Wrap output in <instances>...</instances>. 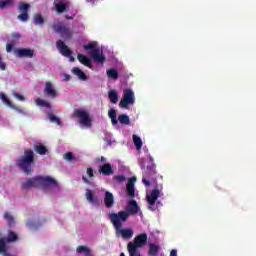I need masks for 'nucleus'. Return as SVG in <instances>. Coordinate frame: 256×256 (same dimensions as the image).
Wrapping results in <instances>:
<instances>
[{"label": "nucleus", "mask_w": 256, "mask_h": 256, "mask_svg": "<svg viewBox=\"0 0 256 256\" xmlns=\"http://www.w3.org/2000/svg\"><path fill=\"white\" fill-rule=\"evenodd\" d=\"M86 173L90 179H93V177H95V174L93 173V168H87Z\"/></svg>", "instance_id": "nucleus-42"}, {"label": "nucleus", "mask_w": 256, "mask_h": 256, "mask_svg": "<svg viewBox=\"0 0 256 256\" xmlns=\"http://www.w3.org/2000/svg\"><path fill=\"white\" fill-rule=\"evenodd\" d=\"M97 162L101 161V163H106L107 162V158H105L104 156L97 158L96 159Z\"/></svg>", "instance_id": "nucleus-45"}, {"label": "nucleus", "mask_w": 256, "mask_h": 256, "mask_svg": "<svg viewBox=\"0 0 256 256\" xmlns=\"http://www.w3.org/2000/svg\"><path fill=\"white\" fill-rule=\"evenodd\" d=\"M19 238L17 237V234L13 231H9L8 236L6 238L7 243H14L17 241Z\"/></svg>", "instance_id": "nucleus-33"}, {"label": "nucleus", "mask_w": 256, "mask_h": 256, "mask_svg": "<svg viewBox=\"0 0 256 256\" xmlns=\"http://www.w3.org/2000/svg\"><path fill=\"white\" fill-rule=\"evenodd\" d=\"M82 180L84 183H86L87 185H91V181H89V179H87V177L82 176Z\"/></svg>", "instance_id": "nucleus-46"}, {"label": "nucleus", "mask_w": 256, "mask_h": 256, "mask_svg": "<svg viewBox=\"0 0 256 256\" xmlns=\"http://www.w3.org/2000/svg\"><path fill=\"white\" fill-rule=\"evenodd\" d=\"M160 250H161V247H159V245L150 243L149 249H148V255L149 256H157V255H159Z\"/></svg>", "instance_id": "nucleus-19"}, {"label": "nucleus", "mask_w": 256, "mask_h": 256, "mask_svg": "<svg viewBox=\"0 0 256 256\" xmlns=\"http://www.w3.org/2000/svg\"><path fill=\"white\" fill-rule=\"evenodd\" d=\"M135 103V92L131 89H125L123 93V97L120 100L119 107L122 109H127L129 105H133Z\"/></svg>", "instance_id": "nucleus-7"}, {"label": "nucleus", "mask_w": 256, "mask_h": 256, "mask_svg": "<svg viewBox=\"0 0 256 256\" xmlns=\"http://www.w3.org/2000/svg\"><path fill=\"white\" fill-rule=\"evenodd\" d=\"M49 120L51 121V123H56V125H62L61 123V119H59L57 116H55V114L50 113L49 114Z\"/></svg>", "instance_id": "nucleus-38"}, {"label": "nucleus", "mask_w": 256, "mask_h": 256, "mask_svg": "<svg viewBox=\"0 0 256 256\" xmlns=\"http://www.w3.org/2000/svg\"><path fill=\"white\" fill-rule=\"evenodd\" d=\"M107 75L110 79H114L115 81L119 79V72L116 69L107 70Z\"/></svg>", "instance_id": "nucleus-34"}, {"label": "nucleus", "mask_w": 256, "mask_h": 256, "mask_svg": "<svg viewBox=\"0 0 256 256\" xmlns=\"http://www.w3.org/2000/svg\"><path fill=\"white\" fill-rule=\"evenodd\" d=\"M124 213L129 215H137V213H139V204L137 203V201L135 200H130L128 202V205L126 206V210L124 211Z\"/></svg>", "instance_id": "nucleus-15"}, {"label": "nucleus", "mask_w": 256, "mask_h": 256, "mask_svg": "<svg viewBox=\"0 0 256 256\" xmlns=\"http://www.w3.org/2000/svg\"><path fill=\"white\" fill-rule=\"evenodd\" d=\"M56 47L61 55H63V57H68L70 59L71 63L75 61V57H73V52L71 51V49H69V46L66 45L65 42H63L62 40H58L56 42Z\"/></svg>", "instance_id": "nucleus-10"}, {"label": "nucleus", "mask_w": 256, "mask_h": 256, "mask_svg": "<svg viewBox=\"0 0 256 256\" xmlns=\"http://www.w3.org/2000/svg\"><path fill=\"white\" fill-rule=\"evenodd\" d=\"M142 169H145V165H142Z\"/></svg>", "instance_id": "nucleus-51"}, {"label": "nucleus", "mask_w": 256, "mask_h": 256, "mask_svg": "<svg viewBox=\"0 0 256 256\" xmlns=\"http://www.w3.org/2000/svg\"><path fill=\"white\" fill-rule=\"evenodd\" d=\"M21 187L24 191H29L33 187H57V180L49 176H36L22 182Z\"/></svg>", "instance_id": "nucleus-2"}, {"label": "nucleus", "mask_w": 256, "mask_h": 256, "mask_svg": "<svg viewBox=\"0 0 256 256\" xmlns=\"http://www.w3.org/2000/svg\"><path fill=\"white\" fill-rule=\"evenodd\" d=\"M72 73L74 75H77L78 79H80L81 81H87V75L81 69L75 67L73 68Z\"/></svg>", "instance_id": "nucleus-23"}, {"label": "nucleus", "mask_w": 256, "mask_h": 256, "mask_svg": "<svg viewBox=\"0 0 256 256\" xmlns=\"http://www.w3.org/2000/svg\"><path fill=\"white\" fill-rule=\"evenodd\" d=\"M125 175H116L114 176V181H117V183H123L126 181Z\"/></svg>", "instance_id": "nucleus-39"}, {"label": "nucleus", "mask_w": 256, "mask_h": 256, "mask_svg": "<svg viewBox=\"0 0 256 256\" xmlns=\"http://www.w3.org/2000/svg\"><path fill=\"white\" fill-rule=\"evenodd\" d=\"M26 227H28V229H30L31 231H37L38 229L41 228V223L35 222L34 220L30 219L27 220Z\"/></svg>", "instance_id": "nucleus-20"}, {"label": "nucleus", "mask_w": 256, "mask_h": 256, "mask_svg": "<svg viewBox=\"0 0 256 256\" xmlns=\"http://www.w3.org/2000/svg\"><path fill=\"white\" fill-rule=\"evenodd\" d=\"M84 49L88 51V54L92 56L96 63H101L102 65L105 63L106 58L103 53H101V50L97 49V42H90L84 45Z\"/></svg>", "instance_id": "nucleus-6"}, {"label": "nucleus", "mask_w": 256, "mask_h": 256, "mask_svg": "<svg viewBox=\"0 0 256 256\" xmlns=\"http://www.w3.org/2000/svg\"><path fill=\"white\" fill-rule=\"evenodd\" d=\"M4 219L7 221L10 229L11 227H15V217H13L9 212L4 213Z\"/></svg>", "instance_id": "nucleus-27"}, {"label": "nucleus", "mask_w": 256, "mask_h": 256, "mask_svg": "<svg viewBox=\"0 0 256 256\" xmlns=\"http://www.w3.org/2000/svg\"><path fill=\"white\" fill-rule=\"evenodd\" d=\"M53 29L55 33H59L62 39H71V37H73V31L61 22L54 24Z\"/></svg>", "instance_id": "nucleus-8"}, {"label": "nucleus", "mask_w": 256, "mask_h": 256, "mask_svg": "<svg viewBox=\"0 0 256 256\" xmlns=\"http://www.w3.org/2000/svg\"><path fill=\"white\" fill-rule=\"evenodd\" d=\"M12 37H13V39H21V34L14 32V33H12Z\"/></svg>", "instance_id": "nucleus-44"}, {"label": "nucleus", "mask_w": 256, "mask_h": 256, "mask_svg": "<svg viewBox=\"0 0 256 256\" xmlns=\"http://www.w3.org/2000/svg\"><path fill=\"white\" fill-rule=\"evenodd\" d=\"M132 140L136 149L139 151L141 147H143V140H141V137L137 136L136 134L132 135Z\"/></svg>", "instance_id": "nucleus-28"}, {"label": "nucleus", "mask_w": 256, "mask_h": 256, "mask_svg": "<svg viewBox=\"0 0 256 256\" xmlns=\"http://www.w3.org/2000/svg\"><path fill=\"white\" fill-rule=\"evenodd\" d=\"M0 253L7 255V241H5V238H0Z\"/></svg>", "instance_id": "nucleus-37"}, {"label": "nucleus", "mask_w": 256, "mask_h": 256, "mask_svg": "<svg viewBox=\"0 0 256 256\" xmlns=\"http://www.w3.org/2000/svg\"><path fill=\"white\" fill-rule=\"evenodd\" d=\"M86 199L89 203H97V197L93 195V191L86 189Z\"/></svg>", "instance_id": "nucleus-30"}, {"label": "nucleus", "mask_w": 256, "mask_h": 256, "mask_svg": "<svg viewBox=\"0 0 256 256\" xmlns=\"http://www.w3.org/2000/svg\"><path fill=\"white\" fill-rule=\"evenodd\" d=\"M34 25H43L45 23V19L41 14H35L33 17Z\"/></svg>", "instance_id": "nucleus-36"}, {"label": "nucleus", "mask_w": 256, "mask_h": 256, "mask_svg": "<svg viewBox=\"0 0 256 256\" xmlns=\"http://www.w3.org/2000/svg\"><path fill=\"white\" fill-rule=\"evenodd\" d=\"M0 98L3 101V103L8 105V107L13 109L14 111H17V113H20V115H27V111H25V109L19 108V106L13 105V103L9 98H7V95H5V93H0Z\"/></svg>", "instance_id": "nucleus-13"}, {"label": "nucleus", "mask_w": 256, "mask_h": 256, "mask_svg": "<svg viewBox=\"0 0 256 256\" xmlns=\"http://www.w3.org/2000/svg\"><path fill=\"white\" fill-rule=\"evenodd\" d=\"M15 45L13 43H7L6 44V51L7 53H11L13 51L14 55L16 57H19L20 59H23L26 57L27 59H33L35 57V50L31 48H14Z\"/></svg>", "instance_id": "nucleus-5"}, {"label": "nucleus", "mask_w": 256, "mask_h": 256, "mask_svg": "<svg viewBox=\"0 0 256 256\" xmlns=\"http://www.w3.org/2000/svg\"><path fill=\"white\" fill-rule=\"evenodd\" d=\"M161 196V191H159V189H153L150 194L146 195V201L149 205V209L150 211H155V209H153L155 203H157V199H159V197Z\"/></svg>", "instance_id": "nucleus-12"}, {"label": "nucleus", "mask_w": 256, "mask_h": 256, "mask_svg": "<svg viewBox=\"0 0 256 256\" xmlns=\"http://www.w3.org/2000/svg\"><path fill=\"white\" fill-rule=\"evenodd\" d=\"M73 116L77 117L80 120L81 125H84L85 127H91L92 120L87 111L76 109L73 112Z\"/></svg>", "instance_id": "nucleus-9"}, {"label": "nucleus", "mask_w": 256, "mask_h": 256, "mask_svg": "<svg viewBox=\"0 0 256 256\" xmlns=\"http://www.w3.org/2000/svg\"><path fill=\"white\" fill-rule=\"evenodd\" d=\"M34 151L38 155H47V147L43 144H37L34 146Z\"/></svg>", "instance_id": "nucleus-24"}, {"label": "nucleus", "mask_w": 256, "mask_h": 256, "mask_svg": "<svg viewBox=\"0 0 256 256\" xmlns=\"http://www.w3.org/2000/svg\"><path fill=\"white\" fill-rule=\"evenodd\" d=\"M108 99L110 100V103L116 105V103H119V94L115 90H110L108 92Z\"/></svg>", "instance_id": "nucleus-21"}, {"label": "nucleus", "mask_w": 256, "mask_h": 256, "mask_svg": "<svg viewBox=\"0 0 256 256\" xmlns=\"http://www.w3.org/2000/svg\"><path fill=\"white\" fill-rule=\"evenodd\" d=\"M44 93L48 97H51V99H56V97H59V93L57 92V90H55V88H53V83L49 81L45 83Z\"/></svg>", "instance_id": "nucleus-16"}, {"label": "nucleus", "mask_w": 256, "mask_h": 256, "mask_svg": "<svg viewBox=\"0 0 256 256\" xmlns=\"http://www.w3.org/2000/svg\"><path fill=\"white\" fill-rule=\"evenodd\" d=\"M7 69V64L3 62V57L0 55V70L5 71Z\"/></svg>", "instance_id": "nucleus-40"}, {"label": "nucleus", "mask_w": 256, "mask_h": 256, "mask_svg": "<svg viewBox=\"0 0 256 256\" xmlns=\"http://www.w3.org/2000/svg\"><path fill=\"white\" fill-rule=\"evenodd\" d=\"M36 105L38 107H46L47 109H51V103H49L41 98L36 99Z\"/></svg>", "instance_id": "nucleus-31"}, {"label": "nucleus", "mask_w": 256, "mask_h": 256, "mask_svg": "<svg viewBox=\"0 0 256 256\" xmlns=\"http://www.w3.org/2000/svg\"><path fill=\"white\" fill-rule=\"evenodd\" d=\"M13 5H15L13 0L0 1V9H7V7H13Z\"/></svg>", "instance_id": "nucleus-32"}, {"label": "nucleus", "mask_w": 256, "mask_h": 256, "mask_svg": "<svg viewBox=\"0 0 256 256\" xmlns=\"http://www.w3.org/2000/svg\"><path fill=\"white\" fill-rule=\"evenodd\" d=\"M170 256H177V250L176 249L171 250Z\"/></svg>", "instance_id": "nucleus-47"}, {"label": "nucleus", "mask_w": 256, "mask_h": 256, "mask_svg": "<svg viewBox=\"0 0 256 256\" xmlns=\"http://www.w3.org/2000/svg\"><path fill=\"white\" fill-rule=\"evenodd\" d=\"M33 163H35V154L31 149L25 150L24 155L16 159V167H19L27 176L33 173Z\"/></svg>", "instance_id": "nucleus-3"}, {"label": "nucleus", "mask_w": 256, "mask_h": 256, "mask_svg": "<svg viewBox=\"0 0 256 256\" xmlns=\"http://www.w3.org/2000/svg\"><path fill=\"white\" fill-rule=\"evenodd\" d=\"M29 9H31V4L20 2L18 7L20 15H18V19L19 21H22V23L29 21Z\"/></svg>", "instance_id": "nucleus-11"}, {"label": "nucleus", "mask_w": 256, "mask_h": 256, "mask_svg": "<svg viewBox=\"0 0 256 256\" xmlns=\"http://www.w3.org/2000/svg\"><path fill=\"white\" fill-rule=\"evenodd\" d=\"M98 173H101L102 175L109 176L113 175V167L109 163H105L98 168Z\"/></svg>", "instance_id": "nucleus-17"}, {"label": "nucleus", "mask_w": 256, "mask_h": 256, "mask_svg": "<svg viewBox=\"0 0 256 256\" xmlns=\"http://www.w3.org/2000/svg\"><path fill=\"white\" fill-rule=\"evenodd\" d=\"M14 97L18 99L19 101H25V97L19 93H15Z\"/></svg>", "instance_id": "nucleus-43"}, {"label": "nucleus", "mask_w": 256, "mask_h": 256, "mask_svg": "<svg viewBox=\"0 0 256 256\" xmlns=\"http://www.w3.org/2000/svg\"><path fill=\"white\" fill-rule=\"evenodd\" d=\"M66 19H71V20H72V19H73V17H67V16H66Z\"/></svg>", "instance_id": "nucleus-49"}, {"label": "nucleus", "mask_w": 256, "mask_h": 256, "mask_svg": "<svg viewBox=\"0 0 256 256\" xmlns=\"http://www.w3.org/2000/svg\"><path fill=\"white\" fill-rule=\"evenodd\" d=\"M104 203L107 207V209H111L113 205H115V197L113 196V193L106 191L104 196Z\"/></svg>", "instance_id": "nucleus-18"}, {"label": "nucleus", "mask_w": 256, "mask_h": 256, "mask_svg": "<svg viewBox=\"0 0 256 256\" xmlns=\"http://www.w3.org/2000/svg\"><path fill=\"white\" fill-rule=\"evenodd\" d=\"M57 13H65L67 11V4L60 2L55 5Z\"/></svg>", "instance_id": "nucleus-35"}, {"label": "nucleus", "mask_w": 256, "mask_h": 256, "mask_svg": "<svg viewBox=\"0 0 256 256\" xmlns=\"http://www.w3.org/2000/svg\"><path fill=\"white\" fill-rule=\"evenodd\" d=\"M77 59L82 63V65H85V67H91V59H89L87 56L78 54Z\"/></svg>", "instance_id": "nucleus-25"}, {"label": "nucleus", "mask_w": 256, "mask_h": 256, "mask_svg": "<svg viewBox=\"0 0 256 256\" xmlns=\"http://www.w3.org/2000/svg\"><path fill=\"white\" fill-rule=\"evenodd\" d=\"M71 79V76L69 74L65 75V81H69Z\"/></svg>", "instance_id": "nucleus-48"}, {"label": "nucleus", "mask_w": 256, "mask_h": 256, "mask_svg": "<svg viewBox=\"0 0 256 256\" xmlns=\"http://www.w3.org/2000/svg\"><path fill=\"white\" fill-rule=\"evenodd\" d=\"M76 253L79 255L91 256V249H89L87 246L81 245L77 247Z\"/></svg>", "instance_id": "nucleus-22"}, {"label": "nucleus", "mask_w": 256, "mask_h": 256, "mask_svg": "<svg viewBox=\"0 0 256 256\" xmlns=\"http://www.w3.org/2000/svg\"><path fill=\"white\" fill-rule=\"evenodd\" d=\"M150 165L146 167L142 178V183L146 187H151V181H157V165H155L153 156H149Z\"/></svg>", "instance_id": "nucleus-4"}, {"label": "nucleus", "mask_w": 256, "mask_h": 256, "mask_svg": "<svg viewBox=\"0 0 256 256\" xmlns=\"http://www.w3.org/2000/svg\"><path fill=\"white\" fill-rule=\"evenodd\" d=\"M64 159H65V161H73V153L68 152V153L64 154Z\"/></svg>", "instance_id": "nucleus-41"}, {"label": "nucleus", "mask_w": 256, "mask_h": 256, "mask_svg": "<svg viewBox=\"0 0 256 256\" xmlns=\"http://www.w3.org/2000/svg\"><path fill=\"white\" fill-rule=\"evenodd\" d=\"M110 223H112L116 237H122V239H131L133 237V229H123V223H127L129 214L125 211H119L118 213L109 214Z\"/></svg>", "instance_id": "nucleus-1"}, {"label": "nucleus", "mask_w": 256, "mask_h": 256, "mask_svg": "<svg viewBox=\"0 0 256 256\" xmlns=\"http://www.w3.org/2000/svg\"><path fill=\"white\" fill-rule=\"evenodd\" d=\"M120 256H125V253L122 252V253L120 254Z\"/></svg>", "instance_id": "nucleus-50"}, {"label": "nucleus", "mask_w": 256, "mask_h": 256, "mask_svg": "<svg viewBox=\"0 0 256 256\" xmlns=\"http://www.w3.org/2000/svg\"><path fill=\"white\" fill-rule=\"evenodd\" d=\"M108 117L111 119L112 125H117L118 120H117V111L115 109H110L108 111Z\"/></svg>", "instance_id": "nucleus-29"}, {"label": "nucleus", "mask_w": 256, "mask_h": 256, "mask_svg": "<svg viewBox=\"0 0 256 256\" xmlns=\"http://www.w3.org/2000/svg\"><path fill=\"white\" fill-rule=\"evenodd\" d=\"M121 125H131V119L127 114H120L117 120Z\"/></svg>", "instance_id": "nucleus-26"}, {"label": "nucleus", "mask_w": 256, "mask_h": 256, "mask_svg": "<svg viewBox=\"0 0 256 256\" xmlns=\"http://www.w3.org/2000/svg\"><path fill=\"white\" fill-rule=\"evenodd\" d=\"M137 181V178L135 176L129 178L128 183L126 185V193L128 197L131 199L135 198V182Z\"/></svg>", "instance_id": "nucleus-14"}]
</instances>
